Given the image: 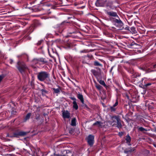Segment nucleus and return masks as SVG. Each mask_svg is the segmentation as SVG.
<instances>
[{
  "mask_svg": "<svg viewBox=\"0 0 156 156\" xmlns=\"http://www.w3.org/2000/svg\"><path fill=\"white\" fill-rule=\"evenodd\" d=\"M48 53H49V50L48 49Z\"/></svg>",
  "mask_w": 156,
  "mask_h": 156,
  "instance_id": "45",
  "label": "nucleus"
},
{
  "mask_svg": "<svg viewBox=\"0 0 156 156\" xmlns=\"http://www.w3.org/2000/svg\"><path fill=\"white\" fill-rule=\"evenodd\" d=\"M152 66H153V68H156V64L155 65H153Z\"/></svg>",
  "mask_w": 156,
  "mask_h": 156,
  "instance_id": "38",
  "label": "nucleus"
},
{
  "mask_svg": "<svg viewBox=\"0 0 156 156\" xmlns=\"http://www.w3.org/2000/svg\"><path fill=\"white\" fill-rule=\"evenodd\" d=\"M106 13L109 16L115 17L119 18V16L116 12L113 11L109 12L106 11Z\"/></svg>",
  "mask_w": 156,
  "mask_h": 156,
  "instance_id": "7",
  "label": "nucleus"
},
{
  "mask_svg": "<svg viewBox=\"0 0 156 156\" xmlns=\"http://www.w3.org/2000/svg\"><path fill=\"white\" fill-rule=\"evenodd\" d=\"M17 134L15 133V136H16V135H17Z\"/></svg>",
  "mask_w": 156,
  "mask_h": 156,
  "instance_id": "42",
  "label": "nucleus"
},
{
  "mask_svg": "<svg viewBox=\"0 0 156 156\" xmlns=\"http://www.w3.org/2000/svg\"><path fill=\"white\" fill-rule=\"evenodd\" d=\"M151 85V83H149L147 84H145L144 86L145 87H147V86H150Z\"/></svg>",
  "mask_w": 156,
  "mask_h": 156,
  "instance_id": "30",
  "label": "nucleus"
},
{
  "mask_svg": "<svg viewBox=\"0 0 156 156\" xmlns=\"http://www.w3.org/2000/svg\"><path fill=\"white\" fill-rule=\"evenodd\" d=\"M77 97L80 101L83 104L84 103V98L82 94L80 93L78 94Z\"/></svg>",
  "mask_w": 156,
  "mask_h": 156,
  "instance_id": "10",
  "label": "nucleus"
},
{
  "mask_svg": "<svg viewBox=\"0 0 156 156\" xmlns=\"http://www.w3.org/2000/svg\"><path fill=\"white\" fill-rule=\"evenodd\" d=\"M39 59H34L33 61L32 62L34 64L36 65V64H39L38 63Z\"/></svg>",
  "mask_w": 156,
  "mask_h": 156,
  "instance_id": "23",
  "label": "nucleus"
},
{
  "mask_svg": "<svg viewBox=\"0 0 156 156\" xmlns=\"http://www.w3.org/2000/svg\"><path fill=\"white\" fill-rule=\"evenodd\" d=\"M126 143L128 144V145L129 146L131 145V144L130 143V142L131 139L130 137L129 136V135H128L126 136Z\"/></svg>",
  "mask_w": 156,
  "mask_h": 156,
  "instance_id": "12",
  "label": "nucleus"
},
{
  "mask_svg": "<svg viewBox=\"0 0 156 156\" xmlns=\"http://www.w3.org/2000/svg\"><path fill=\"white\" fill-rule=\"evenodd\" d=\"M38 63L39 65L44 64L47 63V61L45 59L43 58H41L38 59Z\"/></svg>",
  "mask_w": 156,
  "mask_h": 156,
  "instance_id": "8",
  "label": "nucleus"
},
{
  "mask_svg": "<svg viewBox=\"0 0 156 156\" xmlns=\"http://www.w3.org/2000/svg\"><path fill=\"white\" fill-rule=\"evenodd\" d=\"M52 90L54 91L53 93L55 94H58L60 92V89L59 88L55 89L54 88H53Z\"/></svg>",
  "mask_w": 156,
  "mask_h": 156,
  "instance_id": "15",
  "label": "nucleus"
},
{
  "mask_svg": "<svg viewBox=\"0 0 156 156\" xmlns=\"http://www.w3.org/2000/svg\"><path fill=\"white\" fill-rule=\"evenodd\" d=\"M4 77V76L3 75H0V82L2 81Z\"/></svg>",
  "mask_w": 156,
  "mask_h": 156,
  "instance_id": "28",
  "label": "nucleus"
},
{
  "mask_svg": "<svg viewBox=\"0 0 156 156\" xmlns=\"http://www.w3.org/2000/svg\"><path fill=\"white\" fill-rule=\"evenodd\" d=\"M18 64H19V62H18Z\"/></svg>",
  "mask_w": 156,
  "mask_h": 156,
  "instance_id": "46",
  "label": "nucleus"
},
{
  "mask_svg": "<svg viewBox=\"0 0 156 156\" xmlns=\"http://www.w3.org/2000/svg\"><path fill=\"white\" fill-rule=\"evenodd\" d=\"M73 108L75 110H77L78 109V106L77 104L76 101H73Z\"/></svg>",
  "mask_w": 156,
  "mask_h": 156,
  "instance_id": "17",
  "label": "nucleus"
},
{
  "mask_svg": "<svg viewBox=\"0 0 156 156\" xmlns=\"http://www.w3.org/2000/svg\"><path fill=\"white\" fill-rule=\"evenodd\" d=\"M125 29L130 31L129 27L128 26L126 27L125 28Z\"/></svg>",
  "mask_w": 156,
  "mask_h": 156,
  "instance_id": "33",
  "label": "nucleus"
},
{
  "mask_svg": "<svg viewBox=\"0 0 156 156\" xmlns=\"http://www.w3.org/2000/svg\"><path fill=\"white\" fill-rule=\"evenodd\" d=\"M103 124V123L99 121H97L96 122H95L93 124V126L96 125L98 127H101Z\"/></svg>",
  "mask_w": 156,
  "mask_h": 156,
  "instance_id": "13",
  "label": "nucleus"
},
{
  "mask_svg": "<svg viewBox=\"0 0 156 156\" xmlns=\"http://www.w3.org/2000/svg\"><path fill=\"white\" fill-rule=\"evenodd\" d=\"M94 64L95 66H102V65L99 62L97 61H95L94 62Z\"/></svg>",
  "mask_w": 156,
  "mask_h": 156,
  "instance_id": "21",
  "label": "nucleus"
},
{
  "mask_svg": "<svg viewBox=\"0 0 156 156\" xmlns=\"http://www.w3.org/2000/svg\"><path fill=\"white\" fill-rule=\"evenodd\" d=\"M101 86L100 85H99L97 86V87L98 89H101Z\"/></svg>",
  "mask_w": 156,
  "mask_h": 156,
  "instance_id": "35",
  "label": "nucleus"
},
{
  "mask_svg": "<svg viewBox=\"0 0 156 156\" xmlns=\"http://www.w3.org/2000/svg\"><path fill=\"white\" fill-rule=\"evenodd\" d=\"M113 118H114L116 120L117 124H113L112 125V126H116L119 129L121 128L122 127V125L121 122V120L117 116H115L112 117V123H113L115 122L113 119Z\"/></svg>",
  "mask_w": 156,
  "mask_h": 156,
  "instance_id": "2",
  "label": "nucleus"
},
{
  "mask_svg": "<svg viewBox=\"0 0 156 156\" xmlns=\"http://www.w3.org/2000/svg\"><path fill=\"white\" fill-rule=\"evenodd\" d=\"M118 104V102L117 100H116L115 103L113 105V106L115 107Z\"/></svg>",
  "mask_w": 156,
  "mask_h": 156,
  "instance_id": "29",
  "label": "nucleus"
},
{
  "mask_svg": "<svg viewBox=\"0 0 156 156\" xmlns=\"http://www.w3.org/2000/svg\"><path fill=\"white\" fill-rule=\"evenodd\" d=\"M110 108L112 112H115L116 109V107H114L113 106H111Z\"/></svg>",
  "mask_w": 156,
  "mask_h": 156,
  "instance_id": "24",
  "label": "nucleus"
},
{
  "mask_svg": "<svg viewBox=\"0 0 156 156\" xmlns=\"http://www.w3.org/2000/svg\"><path fill=\"white\" fill-rule=\"evenodd\" d=\"M31 115V113H28L26 116L25 117V118L24 119V121H26L28 119Z\"/></svg>",
  "mask_w": 156,
  "mask_h": 156,
  "instance_id": "22",
  "label": "nucleus"
},
{
  "mask_svg": "<svg viewBox=\"0 0 156 156\" xmlns=\"http://www.w3.org/2000/svg\"><path fill=\"white\" fill-rule=\"evenodd\" d=\"M62 116L64 119H69L70 117V113L67 110H63L62 111Z\"/></svg>",
  "mask_w": 156,
  "mask_h": 156,
  "instance_id": "6",
  "label": "nucleus"
},
{
  "mask_svg": "<svg viewBox=\"0 0 156 156\" xmlns=\"http://www.w3.org/2000/svg\"><path fill=\"white\" fill-rule=\"evenodd\" d=\"M151 71H148V72H151Z\"/></svg>",
  "mask_w": 156,
  "mask_h": 156,
  "instance_id": "43",
  "label": "nucleus"
},
{
  "mask_svg": "<svg viewBox=\"0 0 156 156\" xmlns=\"http://www.w3.org/2000/svg\"><path fill=\"white\" fill-rule=\"evenodd\" d=\"M72 156H73V155Z\"/></svg>",
  "mask_w": 156,
  "mask_h": 156,
  "instance_id": "48",
  "label": "nucleus"
},
{
  "mask_svg": "<svg viewBox=\"0 0 156 156\" xmlns=\"http://www.w3.org/2000/svg\"><path fill=\"white\" fill-rule=\"evenodd\" d=\"M99 82L100 84L103 85L104 87L107 88V87L103 80H100L99 81Z\"/></svg>",
  "mask_w": 156,
  "mask_h": 156,
  "instance_id": "20",
  "label": "nucleus"
},
{
  "mask_svg": "<svg viewBox=\"0 0 156 156\" xmlns=\"http://www.w3.org/2000/svg\"><path fill=\"white\" fill-rule=\"evenodd\" d=\"M13 62V60L12 59H10V63L11 64H12V63Z\"/></svg>",
  "mask_w": 156,
  "mask_h": 156,
  "instance_id": "36",
  "label": "nucleus"
},
{
  "mask_svg": "<svg viewBox=\"0 0 156 156\" xmlns=\"http://www.w3.org/2000/svg\"><path fill=\"white\" fill-rule=\"evenodd\" d=\"M92 72L95 75H96V73H97V72H96V71L94 70H93L92 71Z\"/></svg>",
  "mask_w": 156,
  "mask_h": 156,
  "instance_id": "31",
  "label": "nucleus"
},
{
  "mask_svg": "<svg viewBox=\"0 0 156 156\" xmlns=\"http://www.w3.org/2000/svg\"><path fill=\"white\" fill-rule=\"evenodd\" d=\"M50 75L48 73L45 71H41L38 73L37 75V78L39 80L41 81H44V80L48 79L50 81L49 79Z\"/></svg>",
  "mask_w": 156,
  "mask_h": 156,
  "instance_id": "1",
  "label": "nucleus"
},
{
  "mask_svg": "<svg viewBox=\"0 0 156 156\" xmlns=\"http://www.w3.org/2000/svg\"><path fill=\"white\" fill-rule=\"evenodd\" d=\"M87 141L89 145L92 146L94 142V136L91 135H89L87 137Z\"/></svg>",
  "mask_w": 156,
  "mask_h": 156,
  "instance_id": "3",
  "label": "nucleus"
},
{
  "mask_svg": "<svg viewBox=\"0 0 156 156\" xmlns=\"http://www.w3.org/2000/svg\"><path fill=\"white\" fill-rule=\"evenodd\" d=\"M106 2V0H98L95 3L97 6H103Z\"/></svg>",
  "mask_w": 156,
  "mask_h": 156,
  "instance_id": "5",
  "label": "nucleus"
},
{
  "mask_svg": "<svg viewBox=\"0 0 156 156\" xmlns=\"http://www.w3.org/2000/svg\"><path fill=\"white\" fill-rule=\"evenodd\" d=\"M144 78H142V80H144Z\"/></svg>",
  "mask_w": 156,
  "mask_h": 156,
  "instance_id": "44",
  "label": "nucleus"
},
{
  "mask_svg": "<svg viewBox=\"0 0 156 156\" xmlns=\"http://www.w3.org/2000/svg\"><path fill=\"white\" fill-rule=\"evenodd\" d=\"M28 133L24 131H20L17 133V135L20 136H23L26 135Z\"/></svg>",
  "mask_w": 156,
  "mask_h": 156,
  "instance_id": "14",
  "label": "nucleus"
},
{
  "mask_svg": "<svg viewBox=\"0 0 156 156\" xmlns=\"http://www.w3.org/2000/svg\"><path fill=\"white\" fill-rule=\"evenodd\" d=\"M113 67H114L113 66H112L111 67V69H110V72H112V70L113 69Z\"/></svg>",
  "mask_w": 156,
  "mask_h": 156,
  "instance_id": "37",
  "label": "nucleus"
},
{
  "mask_svg": "<svg viewBox=\"0 0 156 156\" xmlns=\"http://www.w3.org/2000/svg\"><path fill=\"white\" fill-rule=\"evenodd\" d=\"M18 69L20 72L22 73L27 69V67L24 63H22L19 65Z\"/></svg>",
  "mask_w": 156,
  "mask_h": 156,
  "instance_id": "4",
  "label": "nucleus"
},
{
  "mask_svg": "<svg viewBox=\"0 0 156 156\" xmlns=\"http://www.w3.org/2000/svg\"><path fill=\"white\" fill-rule=\"evenodd\" d=\"M74 131V129H71L69 131V133L71 134H73Z\"/></svg>",
  "mask_w": 156,
  "mask_h": 156,
  "instance_id": "26",
  "label": "nucleus"
},
{
  "mask_svg": "<svg viewBox=\"0 0 156 156\" xmlns=\"http://www.w3.org/2000/svg\"><path fill=\"white\" fill-rule=\"evenodd\" d=\"M138 130L144 133V131H147V130L142 127H137Z\"/></svg>",
  "mask_w": 156,
  "mask_h": 156,
  "instance_id": "16",
  "label": "nucleus"
},
{
  "mask_svg": "<svg viewBox=\"0 0 156 156\" xmlns=\"http://www.w3.org/2000/svg\"><path fill=\"white\" fill-rule=\"evenodd\" d=\"M118 19H114V22L115 23H117L120 26H122L123 25V23L122 21L119 18H118Z\"/></svg>",
  "mask_w": 156,
  "mask_h": 156,
  "instance_id": "9",
  "label": "nucleus"
},
{
  "mask_svg": "<svg viewBox=\"0 0 156 156\" xmlns=\"http://www.w3.org/2000/svg\"><path fill=\"white\" fill-rule=\"evenodd\" d=\"M85 7V6H83V8H84Z\"/></svg>",
  "mask_w": 156,
  "mask_h": 156,
  "instance_id": "47",
  "label": "nucleus"
},
{
  "mask_svg": "<svg viewBox=\"0 0 156 156\" xmlns=\"http://www.w3.org/2000/svg\"><path fill=\"white\" fill-rule=\"evenodd\" d=\"M135 150L134 147H131L130 148L126 149L124 151V152L126 153H127L128 152H132Z\"/></svg>",
  "mask_w": 156,
  "mask_h": 156,
  "instance_id": "11",
  "label": "nucleus"
},
{
  "mask_svg": "<svg viewBox=\"0 0 156 156\" xmlns=\"http://www.w3.org/2000/svg\"><path fill=\"white\" fill-rule=\"evenodd\" d=\"M36 119H39V115H38V117L36 118Z\"/></svg>",
  "mask_w": 156,
  "mask_h": 156,
  "instance_id": "40",
  "label": "nucleus"
},
{
  "mask_svg": "<svg viewBox=\"0 0 156 156\" xmlns=\"http://www.w3.org/2000/svg\"><path fill=\"white\" fill-rule=\"evenodd\" d=\"M76 119L75 118H73L71 121V125L73 126H75L76 125Z\"/></svg>",
  "mask_w": 156,
  "mask_h": 156,
  "instance_id": "19",
  "label": "nucleus"
},
{
  "mask_svg": "<svg viewBox=\"0 0 156 156\" xmlns=\"http://www.w3.org/2000/svg\"><path fill=\"white\" fill-rule=\"evenodd\" d=\"M87 52H88V51L86 49H84L80 51V53H86Z\"/></svg>",
  "mask_w": 156,
  "mask_h": 156,
  "instance_id": "27",
  "label": "nucleus"
},
{
  "mask_svg": "<svg viewBox=\"0 0 156 156\" xmlns=\"http://www.w3.org/2000/svg\"><path fill=\"white\" fill-rule=\"evenodd\" d=\"M154 132L155 133V135H156V129H155L154 131Z\"/></svg>",
  "mask_w": 156,
  "mask_h": 156,
  "instance_id": "39",
  "label": "nucleus"
},
{
  "mask_svg": "<svg viewBox=\"0 0 156 156\" xmlns=\"http://www.w3.org/2000/svg\"><path fill=\"white\" fill-rule=\"evenodd\" d=\"M133 34H136L137 32L135 28L134 27H132L130 28V30L129 31Z\"/></svg>",
  "mask_w": 156,
  "mask_h": 156,
  "instance_id": "18",
  "label": "nucleus"
},
{
  "mask_svg": "<svg viewBox=\"0 0 156 156\" xmlns=\"http://www.w3.org/2000/svg\"><path fill=\"white\" fill-rule=\"evenodd\" d=\"M41 91L42 92V94H47L48 93V91L46 90H45L44 89H42L41 90Z\"/></svg>",
  "mask_w": 156,
  "mask_h": 156,
  "instance_id": "25",
  "label": "nucleus"
},
{
  "mask_svg": "<svg viewBox=\"0 0 156 156\" xmlns=\"http://www.w3.org/2000/svg\"><path fill=\"white\" fill-rule=\"evenodd\" d=\"M56 155L57 156H62V155H60L59 154H57Z\"/></svg>",
  "mask_w": 156,
  "mask_h": 156,
  "instance_id": "41",
  "label": "nucleus"
},
{
  "mask_svg": "<svg viewBox=\"0 0 156 156\" xmlns=\"http://www.w3.org/2000/svg\"><path fill=\"white\" fill-rule=\"evenodd\" d=\"M42 42V40H41L40 41H39L37 43V45H40L41 44V43Z\"/></svg>",
  "mask_w": 156,
  "mask_h": 156,
  "instance_id": "34",
  "label": "nucleus"
},
{
  "mask_svg": "<svg viewBox=\"0 0 156 156\" xmlns=\"http://www.w3.org/2000/svg\"><path fill=\"white\" fill-rule=\"evenodd\" d=\"M70 98L73 101H76V99L74 97H70Z\"/></svg>",
  "mask_w": 156,
  "mask_h": 156,
  "instance_id": "32",
  "label": "nucleus"
}]
</instances>
